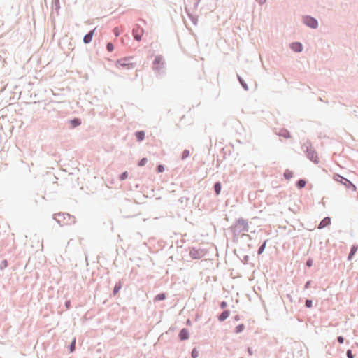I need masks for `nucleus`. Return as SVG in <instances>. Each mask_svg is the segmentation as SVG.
<instances>
[{
  "mask_svg": "<svg viewBox=\"0 0 358 358\" xmlns=\"http://www.w3.org/2000/svg\"><path fill=\"white\" fill-rule=\"evenodd\" d=\"M229 229L232 234L233 241L237 242L241 233L249 231L248 221L243 217H239L235 220Z\"/></svg>",
  "mask_w": 358,
  "mask_h": 358,
  "instance_id": "nucleus-1",
  "label": "nucleus"
},
{
  "mask_svg": "<svg viewBox=\"0 0 358 358\" xmlns=\"http://www.w3.org/2000/svg\"><path fill=\"white\" fill-rule=\"evenodd\" d=\"M54 220L61 226L71 225L76 223V217L67 213H58L53 215Z\"/></svg>",
  "mask_w": 358,
  "mask_h": 358,
  "instance_id": "nucleus-2",
  "label": "nucleus"
},
{
  "mask_svg": "<svg viewBox=\"0 0 358 358\" xmlns=\"http://www.w3.org/2000/svg\"><path fill=\"white\" fill-rule=\"evenodd\" d=\"M302 148L304 150L306 157L309 160L316 164L320 162L317 153L313 148L312 143L310 141L305 142L302 146Z\"/></svg>",
  "mask_w": 358,
  "mask_h": 358,
  "instance_id": "nucleus-3",
  "label": "nucleus"
},
{
  "mask_svg": "<svg viewBox=\"0 0 358 358\" xmlns=\"http://www.w3.org/2000/svg\"><path fill=\"white\" fill-rule=\"evenodd\" d=\"M134 57H125L117 60L115 66L117 67H122L126 69H134L136 64L133 62Z\"/></svg>",
  "mask_w": 358,
  "mask_h": 358,
  "instance_id": "nucleus-4",
  "label": "nucleus"
},
{
  "mask_svg": "<svg viewBox=\"0 0 358 358\" xmlns=\"http://www.w3.org/2000/svg\"><path fill=\"white\" fill-rule=\"evenodd\" d=\"M334 179L338 182H340L345 187L346 189L351 190L352 192L357 191V187L355 184H353L350 180L345 178L344 176L336 173L334 175Z\"/></svg>",
  "mask_w": 358,
  "mask_h": 358,
  "instance_id": "nucleus-5",
  "label": "nucleus"
},
{
  "mask_svg": "<svg viewBox=\"0 0 358 358\" xmlns=\"http://www.w3.org/2000/svg\"><path fill=\"white\" fill-rule=\"evenodd\" d=\"M164 68L165 62L164 60L162 55H156L152 62V69L155 71H157L160 73L164 70Z\"/></svg>",
  "mask_w": 358,
  "mask_h": 358,
  "instance_id": "nucleus-6",
  "label": "nucleus"
},
{
  "mask_svg": "<svg viewBox=\"0 0 358 358\" xmlns=\"http://www.w3.org/2000/svg\"><path fill=\"white\" fill-rule=\"evenodd\" d=\"M303 23L311 29H317L318 27V21L316 18L310 15H303L302 17Z\"/></svg>",
  "mask_w": 358,
  "mask_h": 358,
  "instance_id": "nucleus-7",
  "label": "nucleus"
},
{
  "mask_svg": "<svg viewBox=\"0 0 358 358\" xmlns=\"http://www.w3.org/2000/svg\"><path fill=\"white\" fill-rule=\"evenodd\" d=\"M144 33V29L138 24H136L133 28L132 34L134 40L140 41Z\"/></svg>",
  "mask_w": 358,
  "mask_h": 358,
  "instance_id": "nucleus-8",
  "label": "nucleus"
},
{
  "mask_svg": "<svg viewBox=\"0 0 358 358\" xmlns=\"http://www.w3.org/2000/svg\"><path fill=\"white\" fill-rule=\"evenodd\" d=\"M205 255V252L203 249H196L192 248L189 251V256L193 259H199Z\"/></svg>",
  "mask_w": 358,
  "mask_h": 358,
  "instance_id": "nucleus-9",
  "label": "nucleus"
},
{
  "mask_svg": "<svg viewBox=\"0 0 358 358\" xmlns=\"http://www.w3.org/2000/svg\"><path fill=\"white\" fill-rule=\"evenodd\" d=\"M95 31L96 28L90 30L87 34H86L84 36L83 41L85 44H89L90 43H91L92 38L94 35Z\"/></svg>",
  "mask_w": 358,
  "mask_h": 358,
  "instance_id": "nucleus-10",
  "label": "nucleus"
},
{
  "mask_svg": "<svg viewBox=\"0 0 358 358\" xmlns=\"http://www.w3.org/2000/svg\"><path fill=\"white\" fill-rule=\"evenodd\" d=\"M290 48L294 52L299 53L303 51V45L300 42H292L290 43Z\"/></svg>",
  "mask_w": 358,
  "mask_h": 358,
  "instance_id": "nucleus-11",
  "label": "nucleus"
},
{
  "mask_svg": "<svg viewBox=\"0 0 358 358\" xmlns=\"http://www.w3.org/2000/svg\"><path fill=\"white\" fill-rule=\"evenodd\" d=\"M178 338L181 341H186L189 338V333L187 329L182 328L178 334Z\"/></svg>",
  "mask_w": 358,
  "mask_h": 358,
  "instance_id": "nucleus-12",
  "label": "nucleus"
},
{
  "mask_svg": "<svg viewBox=\"0 0 358 358\" xmlns=\"http://www.w3.org/2000/svg\"><path fill=\"white\" fill-rule=\"evenodd\" d=\"M331 224V217H325L324 218H323L320 222L319 223L318 226H317V228L319 229H324V227H328L329 225Z\"/></svg>",
  "mask_w": 358,
  "mask_h": 358,
  "instance_id": "nucleus-13",
  "label": "nucleus"
},
{
  "mask_svg": "<svg viewBox=\"0 0 358 358\" xmlns=\"http://www.w3.org/2000/svg\"><path fill=\"white\" fill-rule=\"evenodd\" d=\"M230 315V311L229 310H224L220 315H217V320L220 322H224L227 320Z\"/></svg>",
  "mask_w": 358,
  "mask_h": 358,
  "instance_id": "nucleus-14",
  "label": "nucleus"
},
{
  "mask_svg": "<svg viewBox=\"0 0 358 358\" xmlns=\"http://www.w3.org/2000/svg\"><path fill=\"white\" fill-rule=\"evenodd\" d=\"M122 287V282L121 280H119L115 285L113 289V296H116L117 294L120 292V290Z\"/></svg>",
  "mask_w": 358,
  "mask_h": 358,
  "instance_id": "nucleus-15",
  "label": "nucleus"
},
{
  "mask_svg": "<svg viewBox=\"0 0 358 358\" xmlns=\"http://www.w3.org/2000/svg\"><path fill=\"white\" fill-rule=\"evenodd\" d=\"M278 135L279 136H282L286 139L291 138L290 132L285 128L281 129L279 132L278 133Z\"/></svg>",
  "mask_w": 358,
  "mask_h": 358,
  "instance_id": "nucleus-16",
  "label": "nucleus"
},
{
  "mask_svg": "<svg viewBox=\"0 0 358 358\" xmlns=\"http://www.w3.org/2000/svg\"><path fill=\"white\" fill-rule=\"evenodd\" d=\"M221 189H222V183L220 181L215 182L213 185V190H214L215 194L216 196H218L221 192Z\"/></svg>",
  "mask_w": 358,
  "mask_h": 358,
  "instance_id": "nucleus-17",
  "label": "nucleus"
},
{
  "mask_svg": "<svg viewBox=\"0 0 358 358\" xmlns=\"http://www.w3.org/2000/svg\"><path fill=\"white\" fill-rule=\"evenodd\" d=\"M357 249H358V246L357 245H352L351 246L350 252L348 253V260L350 261L353 258L356 252L357 251Z\"/></svg>",
  "mask_w": 358,
  "mask_h": 358,
  "instance_id": "nucleus-18",
  "label": "nucleus"
},
{
  "mask_svg": "<svg viewBox=\"0 0 358 358\" xmlns=\"http://www.w3.org/2000/svg\"><path fill=\"white\" fill-rule=\"evenodd\" d=\"M69 123L72 128H76L80 126L82 123L81 120L78 117H74L69 120Z\"/></svg>",
  "mask_w": 358,
  "mask_h": 358,
  "instance_id": "nucleus-19",
  "label": "nucleus"
},
{
  "mask_svg": "<svg viewBox=\"0 0 358 358\" xmlns=\"http://www.w3.org/2000/svg\"><path fill=\"white\" fill-rule=\"evenodd\" d=\"M135 136H136L137 141L141 142V141H143L145 139V133L143 130L137 131L135 133Z\"/></svg>",
  "mask_w": 358,
  "mask_h": 358,
  "instance_id": "nucleus-20",
  "label": "nucleus"
},
{
  "mask_svg": "<svg viewBox=\"0 0 358 358\" xmlns=\"http://www.w3.org/2000/svg\"><path fill=\"white\" fill-rule=\"evenodd\" d=\"M307 183V181L306 179L300 178L296 182V187L301 189L305 187Z\"/></svg>",
  "mask_w": 358,
  "mask_h": 358,
  "instance_id": "nucleus-21",
  "label": "nucleus"
},
{
  "mask_svg": "<svg viewBox=\"0 0 358 358\" xmlns=\"http://www.w3.org/2000/svg\"><path fill=\"white\" fill-rule=\"evenodd\" d=\"M237 79L239 82V83L241 84V85L242 86V87L245 90V91H248L249 87H248V84L245 83V81L243 79V78L241 76H240L238 74H237Z\"/></svg>",
  "mask_w": 358,
  "mask_h": 358,
  "instance_id": "nucleus-22",
  "label": "nucleus"
},
{
  "mask_svg": "<svg viewBox=\"0 0 358 358\" xmlns=\"http://www.w3.org/2000/svg\"><path fill=\"white\" fill-rule=\"evenodd\" d=\"M166 298V294L164 292L159 293L157 294L154 298V302L159 301L165 300Z\"/></svg>",
  "mask_w": 358,
  "mask_h": 358,
  "instance_id": "nucleus-23",
  "label": "nucleus"
},
{
  "mask_svg": "<svg viewBox=\"0 0 358 358\" xmlns=\"http://www.w3.org/2000/svg\"><path fill=\"white\" fill-rule=\"evenodd\" d=\"M268 241V239L264 241V242L261 244V245L258 248V250H257V254L259 255L263 253V252L264 251L266 247V244H267V242Z\"/></svg>",
  "mask_w": 358,
  "mask_h": 358,
  "instance_id": "nucleus-24",
  "label": "nucleus"
},
{
  "mask_svg": "<svg viewBox=\"0 0 358 358\" xmlns=\"http://www.w3.org/2000/svg\"><path fill=\"white\" fill-rule=\"evenodd\" d=\"M293 176V172L289 169H286L283 173V176L286 180H290Z\"/></svg>",
  "mask_w": 358,
  "mask_h": 358,
  "instance_id": "nucleus-25",
  "label": "nucleus"
},
{
  "mask_svg": "<svg viewBox=\"0 0 358 358\" xmlns=\"http://www.w3.org/2000/svg\"><path fill=\"white\" fill-rule=\"evenodd\" d=\"M52 7H53V9H55V10L57 12V13L58 14L59 13V8H60V3H59V0H53V2H52Z\"/></svg>",
  "mask_w": 358,
  "mask_h": 358,
  "instance_id": "nucleus-26",
  "label": "nucleus"
},
{
  "mask_svg": "<svg viewBox=\"0 0 358 358\" xmlns=\"http://www.w3.org/2000/svg\"><path fill=\"white\" fill-rule=\"evenodd\" d=\"M245 329V325L243 324H240L237 325L234 329L235 334H240Z\"/></svg>",
  "mask_w": 358,
  "mask_h": 358,
  "instance_id": "nucleus-27",
  "label": "nucleus"
},
{
  "mask_svg": "<svg viewBox=\"0 0 358 358\" xmlns=\"http://www.w3.org/2000/svg\"><path fill=\"white\" fill-rule=\"evenodd\" d=\"M69 350L70 352H73L76 350V338H74L69 344Z\"/></svg>",
  "mask_w": 358,
  "mask_h": 358,
  "instance_id": "nucleus-28",
  "label": "nucleus"
},
{
  "mask_svg": "<svg viewBox=\"0 0 358 358\" xmlns=\"http://www.w3.org/2000/svg\"><path fill=\"white\" fill-rule=\"evenodd\" d=\"M189 155H190L189 150L187 149H185L182 152L181 159L185 160L189 156Z\"/></svg>",
  "mask_w": 358,
  "mask_h": 358,
  "instance_id": "nucleus-29",
  "label": "nucleus"
},
{
  "mask_svg": "<svg viewBox=\"0 0 358 358\" xmlns=\"http://www.w3.org/2000/svg\"><path fill=\"white\" fill-rule=\"evenodd\" d=\"M106 50L110 52L114 50V45L112 42H108L106 43Z\"/></svg>",
  "mask_w": 358,
  "mask_h": 358,
  "instance_id": "nucleus-30",
  "label": "nucleus"
},
{
  "mask_svg": "<svg viewBox=\"0 0 358 358\" xmlns=\"http://www.w3.org/2000/svg\"><path fill=\"white\" fill-rule=\"evenodd\" d=\"M198 356H199V351L197 350L196 348H194L191 352V357H192V358H197Z\"/></svg>",
  "mask_w": 358,
  "mask_h": 358,
  "instance_id": "nucleus-31",
  "label": "nucleus"
},
{
  "mask_svg": "<svg viewBox=\"0 0 358 358\" xmlns=\"http://www.w3.org/2000/svg\"><path fill=\"white\" fill-rule=\"evenodd\" d=\"M148 162V159L145 158V157H143L142 159H141L138 162V166H143L146 164V163Z\"/></svg>",
  "mask_w": 358,
  "mask_h": 358,
  "instance_id": "nucleus-32",
  "label": "nucleus"
},
{
  "mask_svg": "<svg viewBox=\"0 0 358 358\" xmlns=\"http://www.w3.org/2000/svg\"><path fill=\"white\" fill-rule=\"evenodd\" d=\"M128 172L127 171H124L122 172V173L120 174L119 176V179L120 180H124L125 179L127 178L128 177Z\"/></svg>",
  "mask_w": 358,
  "mask_h": 358,
  "instance_id": "nucleus-33",
  "label": "nucleus"
},
{
  "mask_svg": "<svg viewBox=\"0 0 358 358\" xmlns=\"http://www.w3.org/2000/svg\"><path fill=\"white\" fill-rule=\"evenodd\" d=\"M8 265V261L6 259H4L1 261L0 263V270H3L6 268Z\"/></svg>",
  "mask_w": 358,
  "mask_h": 358,
  "instance_id": "nucleus-34",
  "label": "nucleus"
},
{
  "mask_svg": "<svg viewBox=\"0 0 358 358\" xmlns=\"http://www.w3.org/2000/svg\"><path fill=\"white\" fill-rule=\"evenodd\" d=\"M305 306L308 308L313 307V301L309 299H306L305 301Z\"/></svg>",
  "mask_w": 358,
  "mask_h": 358,
  "instance_id": "nucleus-35",
  "label": "nucleus"
},
{
  "mask_svg": "<svg viewBox=\"0 0 358 358\" xmlns=\"http://www.w3.org/2000/svg\"><path fill=\"white\" fill-rule=\"evenodd\" d=\"M164 166L163 164H158L156 167V171L159 173L164 171Z\"/></svg>",
  "mask_w": 358,
  "mask_h": 358,
  "instance_id": "nucleus-36",
  "label": "nucleus"
},
{
  "mask_svg": "<svg viewBox=\"0 0 358 358\" xmlns=\"http://www.w3.org/2000/svg\"><path fill=\"white\" fill-rule=\"evenodd\" d=\"M313 259L310 257L306 260V266L308 267H311L313 266Z\"/></svg>",
  "mask_w": 358,
  "mask_h": 358,
  "instance_id": "nucleus-37",
  "label": "nucleus"
},
{
  "mask_svg": "<svg viewBox=\"0 0 358 358\" xmlns=\"http://www.w3.org/2000/svg\"><path fill=\"white\" fill-rule=\"evenodd\" d=\"M188 15H189L190 20H192V23L194 25H196L197 24L198 20L196 17H194L192 14L188 13Z\"/></svg>",
  "mask_w": 358,
  "mask_h": 358,
  "instance_id": "nucleus-38",
  "label": "nucleus"
},
{
  "mask_svg": "<svg viewBox=\"0 0 358 358\" xmlns=\"http://www.w3.org/2000/svg\"><path fill=\"white\" fill-rule=\"evenodd\" d=\"M346 356L348 358H354V355L350 349H348L346 352Z\"/></svg>",
  "mask_w": 358,
  "mask_h": 358,
  "instance_id": "nucleus-39",
  "label": "nucleus"
},
{
  "mask_svg": "<svg viewBox=\"0 0 358 358\" xmlns=\"http://www.w3.org/2000/svg\"><path fill=\"white\" fill-rule=\"evenodd\" d=\"M64 306L66 309H69L71 307V303L70 300H66L64 303Z\"/></svg>",
  "mask_w": 358,
  "mask_h": 358,
  "instance_id": "nucleus-40",
  "label": "nucleus"
},
{
  "mask_svg": "<svg viewBox=\"0 0 358 358\" xmlns=\"http://www.w3.org/2000/svg\"><path fill=\"white\" fill-rule=\"evenodd\" d=\"M227 303L225 301H222L220 302V307L222 309H224L225 308H227Z\"/></svg>",
  "mask_w": 358,
  "mask_h": 358,
  "instance_id": "nucleus-41",
  "label": "nucleus"
},
{
  "mask_svg": "<svg viewBox=\"0 0 358 358\" xmlns=\"http://www.w3.org/2000/svg\"><path fill=\"white\" fill-rule=\"evenodd\" d=\"M336 341H338V343H339L340 344H342L344 342V338L343 336H338L337 338H336Z\"/></svg>",
  "mask_w": 358,
  "mask_h": 358,
  "instance_id": "nucleus-42",
  "label": "nucleus"
},
{
  "mask_svg": "<svg viewBox=\"0 0 358 358\" xmlns=\"http://www.w3.org/2000/svg\"><path fill=\"white\" fill-rule=\"evenodd\" d=\"M311 282H312V281H311V280H308V281L305 283L304 289H308V288L310 287Z\"/></svg>",
  "mask_w": 358,
  "mask_h": 358,
  "instance_id": "nucleus-43",
  "label": "nucleus"
},
{
  "mask_svg": "<svg viewBox=\"0 0 358 358\" xmlns=\"http://www.w3.org/2000/svg\"><path fill=\"white\" fill-rule=\"evenodd\" d=\"M248 261H249V256L248 255H245L243 257V259L242 262H243V264H248Z\"/></svg>",
  "mask_w": 358,
  "mask_h": 358,
  "instance_id": "nucleus-44",
  "label": "nucleus"
},
{
  "mask_svg": "<svg viewBox=\"0 0 358 358\" xmlns=\"http://www.w3.org/2000/svg\"><path fill=\"white\" fill-rule=\"evenodd\" d=\"M113 33H114V34H115L116 36H119V34H120V32H119L118 28L115 27V28L113 29Z\"/></svg>",
  "mask_w": 358,
  "mask_h": 358,
  "instance_id": "nucleus-45",
  "label": "nucleus"
},
{
  "mask_svg": "<svg viewBox=\"0 0 358 358\" xmlns=\"http://www.w3.org/2000/svg\"><path fill=\"white\" fill-rule=\"evenodd\" d=\"M247 351H248V354H249L250 355H253V351H252V348H251L248 347V348H247Z\"/></svg>",
  "mask_w": 358,
  "mask_h": 358,
  "instance_id": "nucleus-46",
  "label": "nucleus"
},
{
  "mask_svg": "<svg viewBox=\"0 0 358 358\" xmlns=\"http://www.w3.org/2000/svg\"><path fill=\"white\" fill-rule=\"evenodd\" d=\"M286 297L289 300L290 302H292V297L289 294H287Z\"/></svg>",
  "mask_w": 358,
  "mask_h": 358,
  "instance_id": "nucleus-47",
  "label": "nucleus"
},
{
  "mask_svg": "<svg viewBox=\"0 0 358 358\" xmlns=\"http://www.w3.org/2000/svg\"><path fill=\"white\" fill-rule=\"evenodd\" d=\"M260 5H263L265 2H266V0H256Z\"/></svg>",
  "mask_w": 358,
  "mask_h": 358,
  "instance_id": "nucleus-48",
  "label": "nucleus"
},
{
  "mask_svg": "<svg viewBox=\"0 0 358 358\" xmlns=\"http://www.w3.org/2000/svg\"><path fill=\"white\" fill-rule=\"evenodd\" d=\"M234 320L238 321L240 320V316L238 315H236L234 317Z\"/></svg>",
  "mask_w": 358,
  "mask_h": 358,
  "instance_id": "nucleus-49",
  "label": "nucleus"
},
{
  "mask_svg": "<svg viewBox=\"0 0 358 358\" xmlns=\"http://www.w3.org/2000/svg\"><path fill=\"white\" fill-rule=\"evenodd\" d=\"M191 320L189 319H187V321H186V324L187 325H191Z\"/></svg>",
  "mask_w": 358,
  "mask_h": 358,
  "instance_id": "nucleus-50",
  "label": "nucleus"
},
{
  "mask_svg": "<svg viewBox=\"0 0 358 358\" xmlns=\"http://www.w3.org/2000/svg\"><path fill=\"white\" fill-rule=\"evenodd\" d=\"M243 236H248V237H249L250 238V234H243Z\"/></svg>",
  "mask_w": 358,
  "mask_h": 358,
  "instance_id": "nucleus-51",
  "label": "nucleus"
},
{
  "mask_svg": "<svg viewBox=\"0 0 358 358\" xmlns=\"http://www.w3.org/2000/svg\"><path fill=\"white\" fill-rule=\"evenodd\" d=\"M319 100L321 101H322L321 97L319 98Z\"/></svg>",
  "mask_w": 358,
  "mask_h": 358,
  "instance_id": "nucleus-52",
  "label": "nucleus"
},
{
  "mask_svg": "<svg viewBox=\"0 0 358 358\" xmlns=\"http://www.w3.org/2000/svg\"><path fill=\"white\" fill-rule=\"evenodd\" d=\"M240 358H243V357H240Z\"/></svg>",
  "mask_w": 358,
  "mask_h": 358,
  "instance_id": "nucleus-53",
  "label": "nucleus"
}]
</instances>
